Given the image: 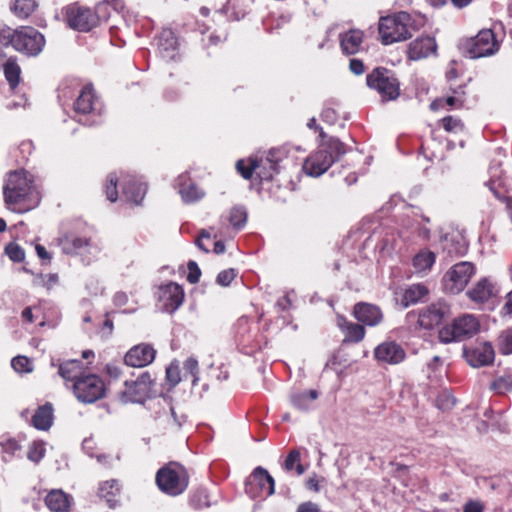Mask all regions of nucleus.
I'll return each instance as SVG.
<instances>
[{
    "label": "nucleus",
    "instance_id": "f257e3e1",
    "mask_svg": "<svg viewBox=\"0 0 512 512\" xmlns=\"http://www.w3.org/2000/svg\"><path fill=\"white\" fill-rule=\"evenodd\" d=\"M33 183L32 175L25 170L9 174L7 184L3 188L4 201L9 209L23 213L38 204L39 193Z\"/></svg>",
    "mask_w": 512,
    "mask_h": 512
},
{
    "label": "nucleus",
    "instance_id": "f03ea898",
    "mask_svg": "<svg viewBox=\"0 0 512 512\" xmlns=\"http://www.w3.org/2000/svg\"><path fill=\"white\" fill-rule=\"evenodd\" d=\"M45 44L44 35L32 26H19L15 29L8 26L0 28V46L12 47L25 56H38Z\"/></svg>",
    "mask_w": 512,
    "mask_h": 512
},
{
    "label": "nucleus",
    "instance_id": "7ed1b4c3",
    "mask_svg": "<svg viewBox=\"0 0 512 512\" xmlns=\"http://www.w3.org/2000/svg\"><path fill=\"white\" fill-rule=\"evenodd\" d=\"M57 245L64 254L80 257L87 265L95 261L101 251L92 235L75 228L63 231L57 238Z\"/></svg>",
    "mask_w": 512,
    "mask_h": 512
},
{
    "label": "nucleus",
    "instance_id": "20e7f679",
    "mask_svg": "<svg viewBox=\"0 0 512 512\" xmlns=\"http://www.w3.org/2000/svg\"><path fill=\"white\" fill-rule=\"evenodd\" d=\"M346 152L347 147L343 142L338 138L330 137L306 158L303 163V171L309 176L318 177L325 173Z\"/></svg>",
    "mask_w": 512,
    "mask_h": 512
},
{
    "label": "nucleus",
    "instance_id": "39448f33",
    "mask_svg": "<svg viewBox=\"0 0 512 512\" xmlns=\"http://www.w3.org/2000/svg\"><path fill=\"white\" fill-rule=\"evenodd\" d=\"M190 482L188 470L179 462L171 461L158 469L155 483L158 489L171 497L183 494Z\"/></svg>",
    "mask_w": 512,
    "mask_h": 512
},
{
    "label": "nucleus",
    "instance_id": "423d86ee",
    "mask_svg": "<svg viewBox=\"0 0 512 512\" xmlns=\"http://www.w3.org/2000/svg\"><path fill=\"white\" fill-rule=\"evenodd\" d=\"M422 26L423 21L405 11L386 16V45L410 39Z\"/></svg>",
    "mask_w": 512,
    "mask_h": 512
},
{
    "label": "nucleus",
    "instance_id": "0eeeda50",
    "mask_svg": "<svg viewBox=\"0 0 512 512\" xmlns=\"http://www.w3.org/2000/svg\"><path fill=\"white\" fill-rule=\"evenodd\" d=\"M103 3H98L94 8L81 5L76 2L66 9V19L70 28L79 32H89L98 27L102 17L99 15Z\"/></svg>",
    "mask_w": 512,
    "mask_h": 512
},
{
    "label": "nucleus",
    "instance_id": "6e6552de",
    "mask_svg": "<svg viewBox=\"0 0 512 512\" xmlns=\"http://www.w3.org/2000/svg\"><path fill=\"white\" fill-rule=\"evenodd\" d=\"M479 330V322L473 315H462L450 325L439 330L438 338L441 343L462 341L474 336Z\"/></svg>",
    "mask_w": 512,
    "mask_h": 512
},
{
    "label": "nucleus",
    "instance_id": "1a4fd4ad",
    "mask_svg": "<svg viewBox=\"0 0 512 512\" xmlns=\"http://www.w3.org/2000/svg\"><path fill=\"white\" fill-rule=\"evenodd\" d=\"M73 394L78 401L91 404L106 395V384L97 374L88 373L72 384Z\"/></svg>",
    "mask_w": 512,
    "mask_h": 512
},
{
    "label": "nucleus",
    "instance_id": "9d476101",
    "mask_svg": "<svg viewBox=\"0 0 512 512\" xmlns=\"http://www.w3.org/2000/svg\"><path fill=\"white\" fill-rule=\"evenodd\" d=\"M463 52L471 59L487 57L499 50V43L491 29H483L462 44Z\"/></svg>",
    "mask_w": 512,
    "mask_h": 512
},
{
    "label": "nucleus",
    "instance_id": "9b49d317",
    "mask_svg": "<svg viewBox=\"0 0 512 512\" xmlns=\"http://www.w3.org/2000/svg\"><path fill=\"white\" fill-rule=\"evenodd\" d=\"M154 385L155 379L151 373L144 371L136 379L124 382V389L120 393L121 400L124 403H142L151 396Z\"/></svg>",
    "mask_w": 512,
    "mask_h": 512
},
{
    "label": "nucleus",
    "instance_id": "f8f14e48",
    "mask_svg": "<svg viewBox=\"0 0 512 512\" xmlns=\"http://www.w3.org/2000/svg\"><path fill=\"white\" fill-rule=\"evenodd\" d=\"M274 491L275 481L263 467H256L245 481V492L252 499H265Z\"/></svg>",
    "mask_w": 512,
    "mask_h": 512
},
{
    "label": "nucleus",
    "instance_id": "ddd939ff",
    "mask_svg": "<svg viewBox=\"0 0 512 512\" xmlns=\"http://www.w3.org/2000/svg\"><path fill=\"white\" fill-rule=\"evenodd\" d=\"M475 273L472 262L463 261L454 264L443 276V285L447 292L458 294L462 292Z\"/></svg>",
    "mask_w": 512,
    "mask_h": 512
},
{
    "label": "nucleus",
    "instance_id": "4468645a",
    "mask_svg": "<svg viewBox=\"0 0 512 512\" xmlns=\"http://www.w3.org/2000/svg\"><path fill=\"white\" fill-rule=\"evenodd\" d=\"M157 350L150 343H139L132 346L124 355V363L133 368H143L155 360Z\"/></svg>",
    "mask_w": 512,
    "mask_h": 512
},
{
    "label": "nucleus",
    "instance_id": "2eb2a0df",
    "mask_svg": "<svg viewBox=\"0 0 512 512\" xmlns=\"http://www.w3.org/2000/svg\"><path fill=\"white\" fill-rule=\"evenodd\" d=\"M184 296L182 286L175 282H169L159 287V300L167 312L176 311L183 303Z\"/></svg>",
    "mask_w": 512,
    "mask_h": 512
},
{
    "label": "nucleus",
    "instance_id": "dca6fc26",
    "mask_svg": "<svg viewBox=\"0 0 512 512\" xmlns=\"http://www.w3.org/2000/svg\"><path fill=\"white\" fill-rule=\"evenodd\" d=\"M428 294V289L422 284H413L406 289H397L394 292L395 305L401 309L418 303Z\"/></svg>",
    "mask_w": 512,
    "mask_h": 512
},
{
    "label": "nucleus",
    "instance_id": "f3484780",
    "mask_svg": "<svg viewBox=\"0 0 512 512\" xmlns=\"http://www.w3.org/2000/svg\"><path fill=\"white\" fill-rule=\"evenodd\" d=\"M464 356L472 367H481L491 364L495 358L493 346L488 343H480L474 348L464 350Z\"/></svg>",
    "mask_w": 512,
    "mask_h": 512
},
{
    "label": "nucleus",
    "instance_id": "a211bd4d",
    "mask_svg": "<svg viewBox=\"0 0 512 512\" xmlns=\"http://www.w3.org/2000/svg\"><path fill=\"white\" fill-rule=\"evenodd\" d=\"M97 104L98 97L92 85H86L81 89L80 94L76 98L73 104V110L79 117L91 115L97 110Z\"/></svg>",
    "mask_w": 512,
    "mask_h": 512
},
{
    "label": "nucleus",
    "instance_id": "6ab92c4d",
    "mask_svg": "<svg viewBox=\"0 0 512 512\" xmlns=\"http://www.w3.org/2000/svg\"><path fill=\"white\" fill-rule=\"evenodd\" d=\"M447 313L448 307L445 304H431L419 313L418 325L424 329H432L442 322Z\"/></svg>",
    "mask_w": 512,
    "mask_h": 512
},
{
    "label": "nucleus",
    "instance_id": "aec40b11",
    "mask_svg": "<svg viewBox=\"0 0 512 512\" xmlns=\"http://www.w3.org/2000/svg\"><path fill=\"white\" fill-rule=\"evenodd\" d=\"M437 44L435 38L430 36H420L410 42L407 49V55L410 60H420L436 53Z\"/></svg>",
    "mask_w": 512,
    "mask_h": 512
},
{
    "label": "nucleus",
    "instance_id": "412c9836",
    "mask_svg": "<svg viewBox=\"0 0 512 512\" xmlns=\"http://www.w3.org/2000/svg\"><path fill=\"white\" fill-rule=\"evenodd\" d=\"M121 183L125 200L134 205H140L146 195L147 185L133 176L124 177Z\"/></svg>",
    "mask_w": 512,
    "mask_h": 512
},
{
    "label": "nucleus",
    "instance_id": "4be33fe9",
    "mask_svg": "<svg viewBox=\"0 0 512 512\" xmlns=\"http://www.w3.org/2000/svg\"><path fill=\"white\" fill-rule=\"evenodd\" d=\"M363 42L364 32L360 29L352 28L339 34L340 49L346 56L360 52Z\"/></svg>",
    "mask_w": 512,
    "mask_h": 512
},
{
    "label": "nucleus",
    "instance_id": "5701e85b",
    "mask_svg": "<svg viewBox=\"0 0 512 512\" xmlns=\"http://www.w3.org/2000/svg\"><path fill=\"white\" fill-rule=\"evenodd\" d=\"M52 366L57 367L59 376L63 378L65 382H72V384L82 378L87 369L82 361L77 359L58 360L57 363L53 362Z\"/></svg>",
    "mask_w": 512,
    "mask_h": 512
},
{
    "label": "nucleus",
    "instance_id": "b1692460",
    "mask_svg": "<svg viewBox=\"0 0 512 512\" xmlns=\"http://www.w3.org/2000/svg\"><path fill=\"white\" fill-rule=\"evenodd\" d=\"M337 326L344 335V344L359 343L365 336V328L359 323L349 321L344 316L337 317Z\"/></svg>",
    "mask_w": 512,
    "mask_h": 512
},
{
    "label": "nucleus",
    "instance_id": "393cba45",
    "mask_svg": "<svg viewBox=\"0 0 512 512\" xmlns=\"http://www.w3.org/2000/svg\"><path fill=\"white\" fill-rule=\"evenodd\" d=\"M235 168L237 172L245 179L249 180L252 178L254 172L258 175L261 180H271L272 173L265 172L262 168H265L257 159H239L236 162Z\"/></svg>",
    "mask_w": 512,
    "mask_h": 512
},
{
    "label": "nucleus",
    "instance_id": "a878e982",
    "mask_svg": "<svg viewBox=\"0 0 512 512\" xmlns=\"http://www.w3.org/2000/svg\"><path fill=\"white\" fill-rule=\"evenodd\" d=\"M354 317L361 323L374 326L382 319L381 309L368 303H357L353 309Z\"/></svg>",
    "mask_w": 512,
    "mask_h": 512
},
{
    "label": "nucleus",
    "instance_id": "bb28decb",
    "mask_svg": "<svg viewBox=\"0 0 512 512\" xmlns=\"http://www.w3.org/2000/svg\"><path fill=\"white\" fill-rule=\"evenodd\" d=\"M179 193L186 203H192L201 199L204 195L202 190L191 179L188 173L181 174L177 179Z\"/></svg>",
    "mask_w": 512,
    "mask_h": 512
},
{
    "label": "nucleus",
    "instance_id": "cd10ccee",
    "mask_svg": "<svg viewBox=\"0 0 512 512\" xmlns=\"http://www.w3.org/2000/svg\"><path fill=\"white\" fill-rule=\"evenodd\" d=\"M178 47L177 37L171 29H163L157 38V49L162 58L173 59Z\"/></svg>",
    "mask_w": 512,
    "mask_h": 512
},
{
    "label": "nucleus",
    "instance_id": "c85d7f7f",
    "mask_svg": "<svg viewBox=\"0 0 512 512\" xmlns=\"http://www.w3.org/2000/svg\"><path fill=\"white\" fill-rule=\"evenodd\" d=\"M72 498L60 489L51 490L45 497V504L51 512H68Z\"/></svg>",
    "mask_w": 512,
    "mask_h": 512
},
{
    "label": "nucleus",
    "instance_id": "c756f323",
    "mask_svg": "<svg viewBox=\"0 0 512 512\" xmlns=\"http://www.w3.org/2000/svg\"><path fill=\"white\" fill-rule=\"evenodd\" d=\"M53 422V407L50 403L39 406L31 419V424L38 430H48Z\"/></svg>",
    "mask_w": 512,
    "mask_h": 512
},
{
    "label": "nucleus",
    "instance_id": "7c9ffc66",
    "mask_svg": "<svg viewBox=\"0 0 512 512\" xmlns=\"http://www.w3.org/2000/svg\"><path fill=\"white\" fill-rule=\"evenodd\" d=\"M467 295L474 302H487L493 296V285L487 278L480 279Z\"/></svg>",
    "mask_w": 512,
    "mask_h": 512
},
{
    "label": "nucleus",
    "instance_id": "2f4dec72",
    "mask_svg": "<svg viewBox=\"0 0 512 512\" xmlns=\"http://www.w3.org/2000/svg\"><path fill=\"white\" fill-rule=\"evenodd\" d=\"M3 72L6 81L9 84V87L14 90L16 89L21 81V68L19 64L17 63V58L12 56L9 57L4 65H3Z\"/></svg>",
    "mask_w": 512,
    "mask_h": 512
},
{
    "label": "nucleus",
    "instance_id": "473e14b6",
    "mask_svg": "<svg viewBox=\"0 0 512 512\" xmlns=\"http://www.w3.org/2000/svg\"><path fill=\"white\" fill-rule=\"evenodd\" d=\"M120 494V485L116 480L105 481L100 484L98 495L105 499L109 507L114 508L118 503L117 496Z\"/></svg>",
    "mask_w": 512,
    "mask_h": 512
},
{
    "label": "nucleus",
    "instance_id": "72a5a7b5",
    "mask_svg": "<svg viewBox=\"0 0 512 512\" xmlns=\"http://www.w3.org/2000/svg\"><path fill=\"white\" fill-rule=\"evenodd\" d=\"M38 7L36 0H12L11 12L20 19H26L32 15Z\"/></svg>",
    "mask_w": 512,
    "mask_h": 512
},
{
    "label": "nucleus",
    "instance_id": "f704fd0d",
    "mask_svg": "<svg viewBox=\"0 0 512 512\" xmlns=\"http://www.w3.org/2000/svg\"><path fill=\"white\" fill-rule=\"evenodd\" d=\"M188 504L194 510H202L211 506L210 496L205 488L193 489L188 497Z\"/></svg>",
    "mask_w": 512,
    "mask_h": 512
},
{
    "label": "nucleus",
    "instance_id": "c9c22d12",
    "mask_svg": "<svg viewBox=\"0 0 512 512\" xmlns=\"http://www.w3.org/2000/svg\"><path fill=\"white\" fill-rule=\"evenodd\" d=\"M435 260L436 255L432 251L423 249L414 256L413 266L418 272H426L431 269Z\"/></svg>",
    "mask_w": 512,
    "mask_h": 512
},
{
    "label": "nucleus",
    "instance_id": "e433bc0d",
    "mask_svg": "<svg viewBox=\"0 0 512 512\" xmlns=\"http://www.w3.org/2000/svg\"><path fill=\"white\" fill-rule=\"evenodd\" d=\"M318 392L316 390H309L301 393H294L291 395V403L293 407L299 410H307L312 401L316 400Z\"/></svg>",
    "mask_w": 512,
    "mask_h": 512
},
{
    "label": "nucleus",
    "instance_id": "4c0bfd02",
    "mask_svg": "<svg viewBox=\"0 0 512 512\" xmlns=\"http://www.w3.org/2000/svg\"><path fill=\"white\" fill-rule=\"evenodd\" d=\"M283 158V152L280 149L273 148L269 150L268 155L265 160H260L259 163H261L265 168H262L265 172L274 173L278 170V164L282 161Z\"/></svg>",
    "mask_w": 512,
    "mask_h": 512
},
{
    "label": "nucleus",
    "instance_id": "58836bf2",
    "mask_svg": "<svg viewBox=\"0 0 512 512\" xmlns=\"http://www.w3.org/2000/svg\"><path fill=\"white\" fill-rule=\"evenodd\" d=\"M367 85L377 90L381 97L384 98V68L377 67L366 78Z\"/></svg>",
    "mask_w": 512,
    "mask_h": 512
},
{
    "label": "nucleus",
    "instance_id": "ea45409f",
    "mask_svg": "<svg viewBox=\"0 0 512 512\" xmlns=\"http://www.w3.org/2000/svg\"><path fill=\"white\" fill-rule=\"evenodd\" d=\"M406 353L401 345L395 342H386V363L398 364L404 360Z\"/></svg>",
    "mask_w": 512,
    "mask_h": 512
},
{
    "label": "nucleus",
    "instance_id": "a19ab883",
    "mask_svg": "<svg viewBox=\"0 0 512 512\" xmlns=\"http://www.w3.org/2000/svg\"><path fill=\"white\" fill-rule=\"evenodd\" d=\"M300 457V451L298 449H292L284 461V469L292 471L295 468L298 475L303 474L304 466L300 463Z\"/></svg>",
    "mask_w": 512,
    "mask_h": 512
},
{
    "label": "nucleus",
    "instance_id": "79ce46f5",
    "mask_svg": "<svg viewBox=\"0 0 512 512\" xmlns=\"http://www.w3.org/2000/svg\"><path fill=\"white\" fill-rule=\"evenodd\" d=\"M228 32L226 28L215 30L211 32L206 38H202V42L205 48L209 49L217 47L227 40Z\"/></svg>",
    "mask_w": 512,
    "mask_h": 512
},
{
    "label": "nucleus",
    "instance_id": "37998d69",
    "mask_svg": "<svg viewBox=\"0 0 512 512\" xmlns=\"http://www.w3.org/2000/svg\"><path fill=\"white\" fill-rule=\"evenodd\" d=\"M184 380H190L192 386H195L198 381L199 365L195 358L189 357L184 362Z\"/></svg>",
    "mask_w": 512,
    "mask_h": 512
},
{
    "label": "nucleus",
    "instance_id": "c03bdc74",
    "mask_svg": "<svg viewBox=\"0 0 512 512\" xmlns=\"http://www.w3.org/2000/svg\"><path fill=\"white\" fill-rule=\"evenodd\" d=\"M118 181L119 179L115 173H110L106 178L104 192L110 202H115L118 199Z\"/></svg>",
    "mask_w": 512,
    "mask_h": 512
},
{
    "label": "nucleus",
    "instance_id": "a18cd8bd",
    "mask_svg": "<svg viewBox=\"0 0 512 512\" xmlns=\"http://www.w3.org/2000/svg\"><path fill=\"white\" fill-rule=\"evenodd\" d=\"M229 223L236 229L244 227L247 220V213L243 207H233L229 213Z\"/></svg>",
    "mask_w": 512,
    "mask_h": 512
},
{
    "label": "nucleus",
    "instance_id": "49530a36",
    "mask_svg": "<svg viewBox=\"0 0 512 512\" xmlns=\"http://www.w3.org/2000/svg\"><path fill=\"white\" fill-rule=\"evenodd\" d=\"M4 253L14 263H21L25 260V251L16 242H9L5 246Z\"/></svg>",
    "mask_w": 512,
    "mask_h": 512
},
{
    "label": "nucleus",
    "instance_id": "de8ad7c7",
    "mask_svg": "<svg viewBox=\"0 0 512 512\" xmlns=\"http://www.w3.org/2000/svg\"><path fill=\"white\" fill-rule=\"evenodd\" d=\"M400 95V82L394 75L386 73V101L395 100Z\"/></svg>",
    "mask_w": 512,
    "mask_h": 512
},
{
    "label": "nucleus",
    "instance_id": "09e8293b",
    "mask_svg": "<svg viewBox=\"0 0 512 512\" xmlns=\"http://www.w3.org/2000/svg\"><path fill=\"white\" fill-rule=\"evenodd\" d=\"M499 351L502 354H512V326L499 336Z\"/></svg>",
    "mask_w": 512,
    "mask_h": 512
},
{
    "label": "nucleus",
    "instance_id": "8fccbe9b",
    "mask_svg": "<svg viewBox=\"0 0 512 512\" xmlns=\"http://www.w3.org/2000/svg\"><path fill=\"white\" fill-rule=\"evenodd\" d=\"M11 366L18 373H29L33 370L30 359L22 355L14 357Z\"/></svg>",
    "mask_w": 512,
    "mask_h": 512
},
{
    "label": "nucleus",
    "instance_id": "3c124183",
    "mask_svg": "<svg viewBox=\"0 0 512 512\" xmlns=\"http://www.w3.org/2000/svg\"><path fill=\"white\" fill-rule=\"evenodd\" d=\"M45 455V447L43 442L34 441L28 449L27 457L32 462L38 463Z\"/></svg>",
    "mask_w": 512,
    "mask_h": 512
},
{
    "label": "nucleus",
    "instance_id": "603ef678",
    "mask_svg": "<svg viewBox=\"0 0 512 512\" xmlns=\"http://www.w3.org/2000/svg\"><path fill=\"white\" fill-rule=\"evenodd\" d=\"M442 127L449 133H457L464 129V124L459 118L446 116L441 120Z\"/></svg>",
    "mask_w": 512,
    "mask_h": 512
},
{
    "label": "nucleus",
    "instance_id": "864d4df0",
    "mask_svg": "<svg viewBox=\"0 0 512 512\" xmlns=\"http://www.w3.org/2000/svg\"><path fill=\"white\" fill-rule=\"evenodd\" d=\"M491 388L499 394H504L512 390V377L501 376L497 378L491 385Z\"/></svg>",
    "mask_w": 512,
    "mask_h": 512
},
{
    "label": "nucleus",
    "instance_id": "5fc2aeb1",
    "mask_svg": "<svg viewBox=\"0 0 512 512\" xmlns=\"http://www.w3.org/2000/svg\"><path fill=\"white\" fill-rule=\"evenodd\" d=\"M166 381L171 387H175L181 381V372L178 364L171 363L166 368Z\"/></svg>",
    "mask_w": 512,
    "mask_h": 512
},
{
    "label": "nucleus",
    "instance_id": "6e6d98bb",
    "mask_svg": "<svg viewBox=\"0 0 512 512\" xmlns=\"http://www.w3.org/2000/svg\"><path fill=\"white\" fill-rule=\"evenodd\" d=\"M236 276L237 272L233 268L222 270L216 277V283L223 287L229 286Z\"/></svg>",
    "mask_w": 512,
    "mask_h": 512
},
{
    "label": "nucleus",
    "instance_id": "4d7b16f0",
    "mask_svg": "<svg viewBox=\"0 0 512 512\" xmlns=\"http://www.w3.org/2000/svg\"><path fill=\"white\" fill-rule=\"evenodd\" d=\"M188 268V275H187V281L190 284H196L199 282L201 277V270L198 266V264L195 261H189L187 264Z\"/></svg>",
    "mask_w": 512,
    "mask_h": 512
},
{
    "label": "nucleus",
    "instance_id": "13d9d810",
    "mask_svg": "<svg viewBox=\"0 0 512 512\" xmlns=\"http://www.w3.org/2000/svg\"><path fill=\"white\" fill-rule=\"evenodd\" d=\"M322 121L329 125H334L338 120V114L334 108L325 107L320 115Z\"/></svg>",
    "mask_w": 512,
    "mask_h": 512
},
{
    "label": "nucleus",
    "instance_id": "bf43d9fd",
    "mask_svg": "<svg viewBox=\"0 0 512 512\" xmlns=\"http://www.w3.org/2000/svg\"><path fill=\"white\" fill-rule=\"evenodd\" d=\"M454 405H455V399L450 395L444 394V395L439 396L437 399V406L441 410L451 409L452 407H454Z\"/></svg>",
    "mask_w": 512,
    "mask_h": 512
},
{
    "label": "nucleus",
    "instance_id": "052dcab7",
    "mask_svg": "<svg viewBox=\"0 0 512 512\" xmlns=\"http://www.w3.org/2000/svg\"><path fill=\"white\" fill-rule=\"evenodd\" d=\"M1 446L3 451L9 454H15V452L21 448L19 442L12 438L3 441Z\"/></svg>",
    "mask_w": 512,
    "mask_h": 512
},
{
    "label": "nucleus",
    "instance_id": "680f3d73",
    "mask_svg": "<svg viewBox=\"0 0 512 512\" xmlns=\"http://www.w3.org/2000/svg\"><path fill=\"white\" fill-rule=\"evenodd\" d=\"M204 240L210 241L211 235L209 232H207L206 230L203 229L199 233L198 238L195 240V244L200 250L207 253V252H209V249H208L207 245L205 244Z\"/></svg>",
    "mask_w": 512,
    "mask_h": 512
},
{
    "label": "nucleus",
    "instance_id": "e2e57ef3",
    "mask_svg": "<svg viewBox=\"0 0 512 512\" xmlns=\"http://www.w3.org/2000/svg\"><path fill=\"white\" fill-rule=\"evenodd\" d=\"M349 69L353 74L361 75L365 71L364 63L359 59L353 58L350 60Z\"/></svg>",
    "mask_w": 512,
    "mask_h": 512
},
{
    "label": "nucleus",
    "instance_id": "0e129e2a",
    "mask_svg": "<svg viewBox=\"0 0 512 512\" xmlns=\"http://www.w3.org/2000/svg\"><path fill=\"white\" fill-rule=\"evenodd\" d=\"M484 506L480 501L470 500L464 507L463 512H483Z\"/></svg>",
    "mask_w": 512,
    "mask_h": 512
},
{
    "label": "nucleus",
    "instance_id": "69168bd1",
    "mask_svg": "<svg viewBox=\"0 0 512 512\" xmlns=\"http://www.w3.org/2000/svg\"><path fill=\"white\" fill-rule=\"evenodd\" d=\"M41 279H42L43 285L47 289H51L55 284H57L59 278H58L57 274L50 273V274H46V275H41Z\"/></svg>",
    "mask_w": 512,
    "mask_h": 512
},
{
    "label": "nucleus",
    "instance_id": "338daca9",
    "mask_svg": "<svg viewBox=\"0 0 512 512\" xmlns=\"http://www.w3.org/2000/svg\"><path fill=\"white\" fill-rule=\"evenodd\" d=\"M448 250L449 254H455L456 256H463L467 250L466 245L461 241H456V246L453 247H445Z\"/></svg>",
    "mask_w": 512,
    "mask_h": 512
},
{
    "label": "nucleus",
    "instance_id": "774afa93",
    "mask_svg": "<svg viewBox=\"0 0 512 512\" xmlns=\"http://www.w3.org/2000/svg\"><path fill=\"white\" fill-rule=\"evenodd\" d=\"M296 512H320V509L317 504L307 501L304 503H301Z\"/></svg>",
    "mask_w": 512,
    "mask_h": 512
}]
</instances>
